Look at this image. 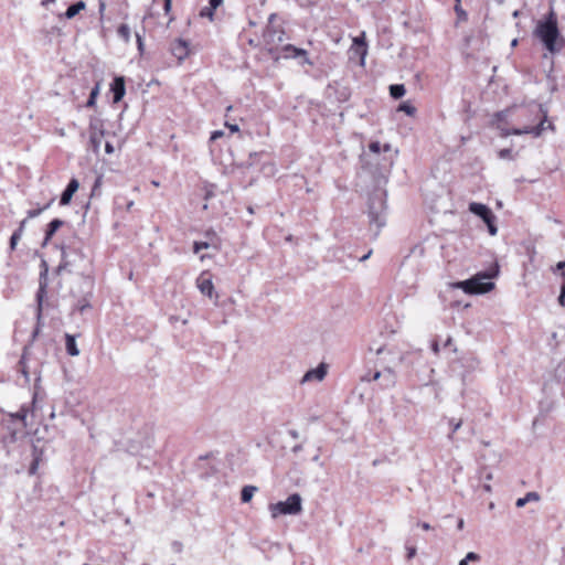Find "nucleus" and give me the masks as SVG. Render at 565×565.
<instances>
[{
	"label": "nucleus",
	"mask_w": 565,
	"mask_h": 565,
	"mask_svg": "<svg viewBox=\"0 0 565 565\" xmlns=\"http://www.w3.org/2000/svg\"><path fill=\"white\" fill-rule=\"evenodd\" d=\"M258 491V488L255 486H245L241 492V500L244 503H247L252 500L253 495Z\"/></svg>",
	"instance_id": "nucleus-23"
},
{
	"label": "nucleus",
	"mask_w": 565,
	"mask_h": 565,
	"mask_svg": "<svg viewBox=\"0 0 565 565\" xmlns=\"http://www.w3.org/2000/svg\"><path fill=\"white\" fill-rule=\"evenodd\" d=\"M117 34L120 39H122L126 43H128L131 38V31H130L129 25L120 24L117 30Z\"/></svg>",
	"instance_id": "nucleus-25"
},
{
	"label": "nucleus",
	"mask_w": 565,
	"mask_h": 565,
	"mask_svg": "<svg viewBox=\"0 0 565 565\" xmlns=\"http://www.w3.org/2000/svg\"><path fill=\"white\" fill-rule=\"evenodd\" d=\"M539 500H540L539 493L531 491V492H527L523 498H519L515 502V505L518 508H523V507H525L526 503L537 502Z\"/></svg>",
	"instance_id": "nucleus-22"
},
{
	"label": "nucleus",
	"mask_w": 565,
	"mask_h": 565,
	"mask_svg": "<svg viewBox=\"0 0 565 565\" xmlns=\"http://www.w3.org/2000/svg\"><path fill=\"white\" fill-rule=\"evenodd\" d=\"M483 489L487 491V492H490L491 491V487L489 483H484L483 484Z\"/></svg>",
	"instance_id": "nucleus-54"
},
{
	"label": "nucleus",
	"mask_w": 565,
	"mask_h": 565,
	"mask_svg": "<svg viewBox=\"0 0 565 565\" xmlns=\"http://www.w3.org/2000/svg\"><path fill=\"white\" fill-rule=\"evenodd\" d=\"M406 93L405 86L403 84H393L390 86V94L394 99L402 98Z\"/></svg>",
	"instance_id": "nucleus-24"
},
{
	"label": "nucleus",
	"mask_w": 565,
	"mask_h": 565,
	"mask_svg": "<svg viewBox=\"0 0 565 565\" xmlns=\"http://www.w3.org/2000/svg\"><path fill=\"white\" fill-rule=\"evenodd\" d=\"M36 468H38V460L35 459V460L32 462L31 467H30V472H31V473H34V472H35V470H36Z\"/></svg>",
	"instance_id": "nucleus-47"
},
{
	"label": "nucleus",
	"mask_w": 565,
	"mask_h": 565,
	"mask_svg": "<svg viewBox=\"0 0 565 565\" xmlns=\"http://www.w3.org/2000/svg\"><path fill=\"white\" fill-rule=\"evenodd\" d=\"M78 186H79L78 181L75 178L71 179L66 189L63 191V193L61 195V200H60L61 205H67L71 202L74 193L78 190Z\"/></svg>",
	"instance_id": "nucleus-15"
},
{
	"label": "nucleus",
	"mask_w": 565,
	"mask_h": 565,
	"mask_svg": "<svg viewBox=\"0 0 565 565\" xmlns=\"http://www.w3.org/2000/svg\"><path fill=\"white\" fill-rule=\"evenodd\" d=\"M451 345H452V339L449 337V338H447L446 342L444 343V347L448 348V347H451Z\"/></svg>",
	"instance_id": "nucleus-49"
},
{
	"label": "nucleus",
	"mask_w": 565,
	"mask_h": 565,
	"mask_svg": "<svg viewBox=\"0 0 565 565\" xmlns=\"http://www.w3.org/2000/svg\"><path fill=\"white\" fill-rule=\"evenodd\" d=\"M457 527H458V530L463 529V520H459Z\"/></svg>",
	"instance_id": "nucleus-55"
},
{
	"label": "nucleus",
	"mask_w": 565,
	"mask_h": 565,
	"mask_svg": "<svg viewBox=\"0 0 565 565\" xmlns=\"http://www.w3.org/2000/svg\"><path fill=\"white\" fill-rule=\"evenodd\" d=\"M461 425H462V420L461 419L458 420V422H455L454 418L449 419L450 433L448 435V439H450V440L454 439V434L459 430Z\"/></svg>",
	"instance_id": "nucleus-26"
},
{
	"label": "nucleus",
	"mask_w": 565,
	"mask_h": 565,
	"mask_svg": "<svg viewBox=\"0 0 565 565\" xmlns=\"http://www.w3.org/2000/svg\"><path fill=\"white\" fill-rule=\"evenodd\" d=\"M455 10L459 14H465V12L458 6L455 8Z\"/></svg>",
	"instance_id": "nucleus-56"
},
{
	"label": "nucleus",
	"mask_w": 565,
	"mask_h": 565,
	"mask_svg": "<svg viewBox=\"0 0 565 565\" xmlns=\"http://www.w3.org/2000/svg\"><path fill=\"white\" fill-rule=\"evenodd\" d=\"M516 42H518L516 40H513V41H512V43H511V44H512V46H515V45H516Z\"/></svg>",
	"instance_id": "nucleus-64"
},
{
	"label": "nucleus",
	"mask_w": 565,
	"mask_h": 565,
	"mask_svg": "<svg viewBox=\"0 0 565 565\" xmlns=\"http://www.w3.org/2000/svg\"><path fill=\"white\" fill-rule=\"evenodd\" d=\"M381 376H382V372H379V371H377V372H375V373L373 374L372 380H373V381H376V380H379Z\"/></svg>",
	"instance_id": "nucleus-50"
},
{
	"label": "nucleus",
	"mask_w": 565,
	"mask_h": 565,
	"mask_svg": "<svg viewBox=\"0 0 565 565\" xmlns=\"http://www.w3.org/2000/svg\"><path fill=\"white\" fill-rule=\"evenodd\" d=\"M28 413H29L28 408L21 407V409L17 414H14V417L17 419H20L21 422H23V425L26 426L28 425L26 424Z\"/></svg>",
	"instance_id": "nucleus-31"
},
{
	"label": "nucleus",
	"mask_w": 565,
	"mask_h": 565,
	"mask_svg": "<svg viewBox=\"0 0 565 565\" xmlns=\"http://www.w3.org/2000/svg\"><path fill=\"white\" fill-rule=\"evenodd\" d=\"M491 278L492 276L488 273H479L467 280L458 281L456 287L469 295H481L494 288Z\"/></svg>",
	"instance_id": "nucleus-4"
},
{
	"label": "nucleus",
	"mask_w": 565,
	"mask_h": 565,
	"mask_svg": "<svg viewBox=\"0 0 565 565\" xmlns=\"http://www.w3.org/2000/svg\"><path fill=\"white\" fill-rule=\"evenodd\" d=\"M24 352H26V348H24ZM19 365L21 367V372H22L23 376L25 377L26 381H29V373L26 371V364H25V353H23V355L19 362Z\"/></svg>",
	"instance_id": "nucleus-32"
},
{
	"label": "nucleus",
	"mask_w": 565,
	"mask_h": 565,
	"mask_svg": "<svg viewBox=\"0 0 565 565\" xmlns=\"http://www.w3.org/2000/svg\"><path fill=\"white\" fill-rule=\"evenodd\" d=\"M431 350L435 354H438L439 353V344L437 341H433L431 342Z\"/></svg>",
	"instance_id": "nucleus-42"
},
{
	"label": "nucleus",
	"mask_w": 565,
	"mask_h": 565,
	"mask_svg": "<svg viewBox=\"0 0 565 565\" xmlns=\"http://www.w3.org/2000/svg\"><path fill=\"white\" fill-rule=\"evenodd\" d=\"M418 525H419L423 530H425V531H428V530H430V529H431L430 524H429V523H427V522H420V523H418Z\"/></svg>",
	"instance_id": "nucleus-46"
},
{
	"label": "nucleus",
	"mask_w": 565,
	"mask_h": 565,
	"mask_svg": "<svg viewBox=\"0 0 565 565\" xmlns=\"http://www.w3.org/2000/svg\"><path fill=\"white\" fill-rule=\"evenodd\" d=\"M65 348H66V352L71 356H77L79 354V350L76 344V338L73 334H70V333L65 334Z\"/></svg>",
	"instance_id": "nucleus-18"
},
{
	"label": "nucleus",
	"mask_w": 565,
	"mask_h": 565,
	"mask_svg": "<svg viewBox=\"0 0 565 565\" xmlns=\"http://www.w3.org/2000/svg\"><path fill=\"white\" fill-rule=\"evenodd\" d=\"M563 284L561 290L565 291V271L562 273Z\"/></svg>",
	"instance_id": "nucleus-51"
},
{
	"label": "nucleus",
	"mask_w": 565,
	"mask_h": 565,
	"mask_svg": "<svg viewBox=\"0 0 565 565\" xmlns=\"http://www.w3.org/2000/svg\"><path fill=\"white\" fill-rule=\"evenodd\" d=\"M22 237L21 230H15L13 234L10 237V249L14 250L17 247L18 242Z\"/></svg>",
	"instance_id": "nucleus-28"
},
{
	"label": "nucleus",
	"mask_w": 565,
	"mask_h": 565,
	"mask_svg": "<svg viewBox=\"0 0 565 565\" xmlns=\"http://www.w3.org/2000/svg\"><path fill=\"white\" fill-rule=\"evenodd\" d=\"M225 126L231 130V132H237L239 130L238 125L225 122Z\"/></svg>",
	"instance_id": "nucleus-39"
},
{
	"label": "nucleus",
	"mask_w": 565,
	"mask_h": 565,
	"mask_svg": "<svg viewBox=\"0 0 565 565\" xmlns=\"http://www.w3.org/2000/svg\"><path fill=\"white\" fill-rule=\"evenodd\" d=\"M105 151L108 154H111L115 151L114 146L108 141L105 143Z\"/></svg>",
	"instance_id": "nucleus-40"
},
{
	"label": "nucleus",
	"mask_w": 565,
	"mask_h": 565,
	"mask_svg": "<svg viewBox=\"0 0 565 565\" xmlns=\"http://www.w3.org/2000/svg\"><path fill=\"white\" fill-rule=\"evenodd\" d=\"M223 0H210V6L202 8L200 15L202 18L213 19L214 11L222 4Z\"/></svg>",
	"instance_id": "nucleus-21"
},
{
	"label": "nucleus",
	"mask_w": 565,
	"mask_h": 565,
	"mask_svg": "<svg viewBox=\"0 0 565 565\" xmlns=\"http://www.w3.org/2000/svg\"><path fill=\"white\" fill-rule=\"evenodd\" d=\"M35 398H36V396L34 395V397H33V408H32V414H33V413H34V411H35V403H36V399H35Z\"/></svg>",
	"instance_id": "nucleus-57"
},
{
	"label": "nucleus",
	"mask_w": 565,
	"mask_h": 565,
	"mask_svg": "<svg viewBox=\"0 0 565 565\" xmlns=\"http://www.w3.org/2000/svg\"><path fill=\"white\" fill-rule=\"evenodd\" d=\"M406 552L407 559H412L413 557H415L417 551L416 547L414 546H406Z\"/></svg>",
	"instance_id": "nucleus-37"
},
{
	"label": "nucleus",
	"mask_w": 565,
	"mask_h": 565,
	"mask_svg": "<svg viewBox=\"0 0 565 565\" xmlns=\"http://www.w3.org/2000/svg\"><path fill=\"white\" fill-rule=\"evenodd\" d=\"M398 110L404 111L408 116H413L415 114V111H416V108L414 106H412L411 104H408V103H402L398 106Z\"/></svg>",
	"instance_id": "nucleus-29"
},
{
	"label": "nucleus",
	"mask_w": 565,
	"mask_h": 565,
	"mask_svg": "<svg viewBox=\"0 0 565 565\" xmlns=\"http://www.w3.org/2000/svg\"><path fill=\"white\" fill-rule=\"evenodd\" d=\"M370 150L374 153H379L381 151V143L379 141H373L369 146Z\"/></svg>",
	"instance_id": "nucleus-36"
},
{
	"label": "nucleus",
	"mask_w": 565,
	"mask_h": 565,
	"mask_svg": "<svg viewBox=\"0 0 565 565\" xmlns=\"http://www.w3.org/2000/svg\"><path fill=\"white\" fill-rule=\"evenodd\" d=\"M28 218H24L20 222V225L17 230H21V234H23L25 225H26Z\"/></svg>",
	"instance_id": "nucleus-45"
},
{
	"label": "nucleus",
	"mask_w": 565,
	"mask_h": 565,
	"mask_svg": "<svg viewBox=\"0 0 565 565\" xmlns=\"http://www.w3.org/2000/svg\"><path fill=\"white\" fill-rule=\"evenodd\" d=\"M47 285H49V266H47V263L43 259L41 262V271H40V278H39V289H38V292H36V302H38V306H36V321H38V326H36V328L34 329V331L32 333V339L33 340L38 337L39 331H40V326H41V321H42L43 300H44V297L46 296Z\"/></svg>",
	"instance_id": "nucleus-5"
},
{
	"label": "nucleus",
	"mask_w": 565,
	"mask_h": 565,
	"mask_svg": "<svg viewBox=\"0 0 565 565\" xmlns=\"http://www.w3.org/2000/svg\"><path fill=\"white\" fill-rule=\"evenodd\" d=\"M63 225V221L60 218L52 220L46 228L45 237L43 245H46L47 242L52 238V236L55 234V232Z\"/></svg>",
	"instance_id": "nucleus-19"
},
{
	"label": "nucleus",
	"mask_w": 565,
	"mask_h": 565,
	"mask_svg": "<svg viewBox=\"0 0 565 565\" xmlns=\"http://www.w3.org/2000/svg\"><path fill=\"white\" fill-rule=\"evenodd\" d=\"M534 111L537 115H541L540 121L536 126H524L523 128H514V129H508L501 126H498V129L500 130V135L502 137H508L511 135L520 136L524 134L533 135L534 137H540L543 131L546 129H553V125L551 122H547V114L545 110H543L542 106H535Z\"/></svg>",
	"instance_id": "nucleus-3"
},
{
	"label": "nucleus",
	"mask_w": 565,
	"mask_h": 565,
	"mask_svg": "<svg viewBox=\"0 0 565 565\" xmlns=\"http://www.w3.org/2000/svg\"><path fill=\"white\" fill-rule=\"evenodd\" d=\"M504 117H505V113H503V111H500V113H497V114H495V118H497L498 120H502Z\"/></svg>",
	"instance_id": "nucleus-48"
},
{
	"label": "nucleus",
	"mask_w": 565,
	"mask_h": 565,
	"mask_svg": "<svg viewBox=\"0 0 565 565\" xmlns=\"http://www.w3.org/2000/svg\"><path fill=\"white\" fill-rule=\"evenodd\" d=\"M196 287L202 295L209 297L210 299H214V301L216 302L218 296L215 292L212 277L207 271H203L196 278Z\"/></svg>",
	"instance_id": "nucleus-11"
},
{
	"label": "nucleus",
	"mask_w": 565,
	"mask_h": 565,
	"mask_svg": "<svg viewBox=\"0 0 565 565\" xmlns=\"http://www.w3.org/2000/svg\"><path fill=\"white\" fill-rule=\"evenodd\" d=\"M62 258L56 267V274L62 275L63 273H79L78 262L84 260V256L76 249L62 248Z\"/></svg>",
	"instance_id": "nucleus-7"
},
{
	"label": "nucleus",
	"mask_w": 565,
	"mask_h": 565,
	"mask_svg": "<svg viewBox=\"0 0 565 565\" xmlns=\"http://www.w3.org/2000/svg\"><path fill=\"white\" fill-rule=\"evenodd\" d=\"M210 247V244L206 242H194L193 252L195 254L200 253L202 249H206Z\"/></svg>",
	"instance_id": "nucleus-33"
},
{
	"label": "nucleus",
	"mask_w": 565,
	"mask_h": 565,
	"mask_svg": "<svg viewBox=\"0 0 565 565\" xmlns=\"http://www.w3.org/2000/svg\"><path fill=\"white\" fill-rule=\"evenodd\" d=\"M371 253H372V252L370 250L367 254H365V255H363L362 257H360V262H364V260H366V259L370 257Z\"/></svg>",
	"instance_id": "nucleus-52"
},
{
	"label": "nucleus",
	"mask_w": 565,
	"mask_h": 565,
	"mask_svg": "<svg viewBox=\"0 0 565 565\" xmlns=\"http://www.w3.org/2000/svg\"><path fill=\"white\" fill-rule=\"evenodd\" d=\"M459 565H468V562L465 558H462L460 559Z\"/></svg>",
	"instance_id": "nucleus-58"
},
{
	"label": "nucleus",
	"mask_w": 565,
	"mask_h": 565,
	"mask_svg": "<svg viewBox=\"0 0 565 565\" xmlns=\"http://www.w3.org/2000/svg\"><path fill=\"white\" fill-rule=\"evenodd\" d=\"M382 351H383V348H379V349L376 350V353H377V354H380V353H382Z\"/></svg>",
	"instance_id": "nucleus-63"
},
{
	"label": "nucleus",
	"mask_w": 565,
	"mask_h": 565,
	"mask_svg": "<svg viewBox=\"0 0 565 565\" xmlns=\"http://www.w3.org/2000/svg\"><path fill=\"white\" fill-rule=\"evenodd\" d=\"M136 38H137V42H138V49H139L140 51H142V49H143V43H142V39H141L140 34H139V33H136Z\"/></svg>",
	"instance_id": "nucleus-44"
},
{
	"label": "nucleus",
	"mask_w": 565,
	"mask_h": 565,
	"mask_svg": "<svg viewBox=\"0 0 565 565\" xmlns=\"http://www.w3.org/2000/svg\"><path fill=\"white\" fill-rule=\"evenodd\" d=\"M54 1H55V0H42L41 4H42L43 7H46L49 3H52V2H54Z\"/></svg>",
	"instance_id": "nucleus-53"
},
{
	"label": "nucleus",
	"mask_w": 565,
	"mask_h": 565,
	"mask_svg": "<svg viewBox=\"0 0 565 565\" xmlns=\"http://www.w3.org/2000/svg\"><path fill=\"white\" fill-rule=\"evenodd\" d=\"M105 9V4L102 2L100 6H99V11L103 12Z\"/></svg>",
	"instance_id": "nucleus-60"
},
{
	"label": "nucleus",
	"mask_w": 565,
	"mask_h": 565,
	"mask_svg": "<svg viewBox=\"0 0 565 565\" xmlns=\"http://www.w3.org/2000/svg\"><path fill=\"white\" fill-rule=\"evenodd\" d=\"M87 306H88V305H81V306L78 307L79 311H84V309H85Z\"/></svg>",
	"instance_id": "nucleus-59"
},
{
	"label": "nucleus",
	"mask_w": 565,
	"mask_h": 565,
	"mask_svg": "<svg viewBox=\"0 0 565 565\" xmlns=\"http://www.w3.org/2000/svg\"><path fill=\"white\" fill-rule=\"evenodd\" d=\"M170 8V0H167L166 1V9H169Z\"/></svg>",
	"instance_id": "nucleus-62"
},
{
	"label": "nucleus",
	"mask_w": 565,
	"mask_h": 565,
	"mask_svg": "<svg viewBox=\"0 0 565 565\" xmlns=\"http://www.w3.org/2000/svg\"><path fill=\"white\" fill-rule=\"evenodd\" d=\"M50 205H51V202L47 203L46 205H44L43 207L29 210L26 213V218L30 220V218L38 217L39 215L42 214V212H44L46 209H49Z\"/></svg>",
	"instance_id": "nucleus-27"
},
{
	"label": "nucleus",
	"mask_w": 565,
	"mask_h": 565,
	"mask_svg": "<svg viewBox=\"0 0 565 565\" xmlns=\"http://www.w3.org/2000/svg\"><path fill=\"white\" fill-rule=\"evenodd\" d=\"M385 211H386V202H385V193L377 191L370 196L369 200V218L370 226H375L374 236L376 237L380 233V230L385 225Z\"/></svg>",
	"instance_id": "nucleus-2"
},
{
	"label": "nucleus",
	"mask_w": 565,
	"mask_h": 565,
	"mask_svg": "<svg viewBox=\"0 0 565 565\" xmlns=\"http://www.w3.org/2000/svg\"><path fill=\"white\" fill-rule=\"evenodd\" d=\"M110 90L113 92L114 103H119L126 93L125 78L122 76L115 77L110 85Z\"/></svg>",
	"instance_id": "nucleus-13"
},
{
	"label": "nucleus",
	"mask_w": 565,
	"mask_h": 565,
	"mask_svg": "<svg viewBox=\"0 0 565 565\" xmlns=\"http://www.w3.org/2000/svg\"><path fill=\"white\" fill-rule=\"evenodd\" d=\"M98 93H99V87H98V85H96V86L92 89V92H90V94H89V98H88V100H87V103H86V106H87V107H93V106L95 105L96 97H97Z\"/></svg>",
	"instance_id": "nucleus-30"
},
{
	"label": "nucleus",
	"mask_w": 565,
	"mask_h": 565,
	"mask_svg": "<svg viewBox=\"0 0 565 565\" xmlns=\"http://www.w3.org/2000/svg\"><path fill=\"white\" fill-rule=\"evenodd\" d=\"M269 510L274 519L280 514L296 515L302 511V499L300 494L292 493L285 501L270 504Z\"/></svg>",
	"instance_id": "nucleus-6"
},
{
	"label": "nucleus",
	"mask_w": 565,
	"mask_h": 565,
	"mask_svg": "<svg viewBox=\"0 0 565 565\" xmlns=\"http://www.w3.org/2000/svg\"><path fill=\"white\" fill-rule=\"evenodd\" d=\"M328 372V365L326 363H320L316 369H311L305 373L302 376L301 383H307L311 381L321 382Z\"/></svg>",
	"instance_id": "nucleus-12"
},
{
	"label": "nucleus",
	"mask_w": 565,
	"mask_h": 565,
	"mask_svg": "<svg viewBox=\"0 0 565 565\" xmlns=\"http://www.w3.org/2000/svg\"><path fill=\"white\" fill-rule=\"evenodd\" d=\"M535 35L542 41L545 49L551 53L559 52L564 40L557 26L556 13L551 10L543 21H540L535 29Z\"/></svg>",
	"instance_id": "nucleus-1"
},
{
	"label": "nucleus",
	"mask_w": 565,
	"mask_h": 565,
	"mask_svg": "<svg viewBox=\"0 0 565 565\" xmlns=\"http://www.w3.org/2000/svg\"><path fill=\"white\" fill-rule=\"evenodd\" d=\"M353 45L356 54L361 57V63H364V58L367 54V45L365 42V32H362L359 36L353 39Z\"/></svg>",
	"instance_id": "nucleus-17"
},
{
	"label": "nucleus",
	"mask_w": 565,
	"mask_h": 565,
	"mask_svg": "<svg viewBox=\"0 0 565 565\" xmlns=\"http://www.w3.org/2000/svg\"><path fill=\"white\" fill-rule=\"evenodd\" d=\"M499 158L503 160H511L513 158L511 149H501L499 151Z\"/></svg>",
	"instance_id": "nucleus-34"
},
{
	"label": "nucleus",
	"mask_w": 565,
	"mask_h": 565,
	"mask_svg": "<svg viewBox=\"0 0 565 565\" xmlns=\"http://www.w3.org/2000/svg\"><path fill=\"white\" fill-rule=\"evenodd\" d=\"M89 148L94 153H98L102 140L105 136L104 124L98 118H92L89 122Z\"/></svg>",
	"instance_id": "nucleus-9"
},
{
	"label": "nucleus",
	"mask_w": 565,
	"mask_h": 565,
	"mask_svg": "<svg viewBox=\"0 0 565 565\" xmlns=\"http://www.w3.org/2000/svg\"><path fill=\"white\" fill-rule=\"evenodd\" d=\"M285 40V32L284 30H279L273 26H268L266 31L264 32V42L267 46L268 52L278 60L280 55L275 56V52L277 50V46L282 43Z\"/></svg>",
	"instance_id": "nucleus-10"
},
{
	"label": "nucleus",
	"mask_w": 565,
	"mask_h": 565,
	"mask_svg": "<svg viewBox=\"0 0 565 565\" xmlns=\"http://www.w3.org/2000/svg\"><path fill=\"white\" fill-rule=\"evenodd\" d=\"M558 302L562 307H565V291L561 290Z\"/></svg>",
	"instance_id": "nucleus-41"
},
{
	"label": "nucleus",
	"mask_w": 565,
	"mask_h": 565,
	"mask_svg": "<svg viewBox=\"0 0 565 565\" xmlns=\"http://www.w3.org/2000/svg\"><path fill=\"white\" fill-rule=\"evenodd\" d=\"M282 57L285 58H289V57H300V56H303L305 57V63L307 64H311V62L309 61V58L307 57V52L302 49H298L291 44H286L282 46Z\"/></svg>",
	"instance_id": "nucleus-14"
},
{
	"label": "nucleus",
	"mask_w": 565,
	"mask_h": 565,
	"mask_svg": "<svg viewBox=\"0 0 565 565\" xmlns=\"http://www.w3.org/2000/svg\"><path fill=\"white\" fill-rule=\"evenodd\" d=\"M224 132L222 130H215L211 134L210 140L215 141L218 138L223 137Z\"/></svg>",
	"instance_id": "nucleus-38"
},
{
	"label": "nucleus",
	"mask_w": 565,
	"mask_h": 565,
	"mask_svg": "<svg viewBox=\"0 0 565 565\" xmlns=\"http://www.w3.org/2000/svg\"><path fill=\"white\" fill-rule=\"evenodd\" d=\"M556 270L565 271V260L558 262L556 264Z\"/></svg>",
	"instance_id": "nucleus-43"
},
{
	"label": "nucleus",
	"mask_w": 565,
	"mask_h": 565,
	"mask_svg": "<svg viewBox=\"0 0 565 565\" xmlns=\"http://www.w3.org/2000/svg\"><path fill=\"white\" fill-rule=\"evenodd\" d=\"M469 211L472 214L479 216L486 223L490 235L494 236L498 233L495 215L490 207L482 203L471 202L469 204Z\"/></svg>",
	"instance_id": "nucleus-8"
},
{
	"label": "nucleus",
	"mask_w": 565,
	"mask_h": 565,
	"mask_svg": "<svg viewBox=\"0 0 565 565\" xmlns=\"http://www.w3.org/2000/svg\"><path fill=\"white\" fill-rule=\"evenodd\" d=\"M171 52L178 60H184L189 54L188 43L181 39L174 41L171 46Z\"/></svg>",
	"instance_id": "nucleus-16"
},
{
	"label": "nucleus",
	"mask_w": 565,
	"mask_h": 565,
	"mask_svg": "<svg viewBox=\"0 0 565 565\" xmlns=\"http://www.w3.org/2000/svg\"><path fill=\"white\" fill-rule=\"evenodd\" d=\"M86 8V3L82 0L71 4L66 11L64 12L63 17L66 19H73L75 15H77L82 10Z\"/></svg>",
	"instance_id": "nucleus-20"
},
{
	"label": "nucleus",
	"mask_w": 565,
	"mask_h": 565,
	"mask_svg": "<svg viewBox=\"0 0 565 565\" xmlns=\"http://www.w3.org/2000/svg\"><path fill=\"white\" fill-rule=\"evenodd\" d=\"M468 563L469 562H477L480 559V555L475 553V552H469L467 553V555L463 557Z\"/></svg>",
	"instance_id": "nucleus-35"
},
{
	"label": "nucleus",
	"mask_w": 565,
	"mask_h": 565,
	"mask_svg": "<svg viewBox=\"0 0 565 565\" xmlns=\"http://www.w3.org/2000/svg\"><path fill=\"white\" fill-rule=\"evenodd\" d=\"M491 479H492V475H491L490 472H489V473H487V476H486V480H491Z\"/></svg>",
	"instance_id": "nucleus-61"
}]
</instances>
